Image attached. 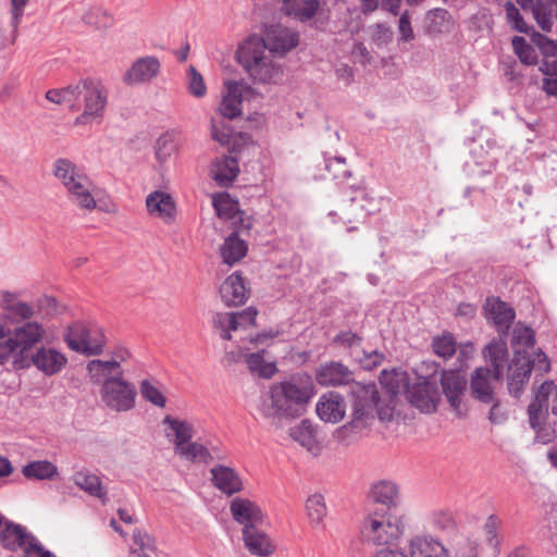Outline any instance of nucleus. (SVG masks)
Masks as SVG:
<instances>
[{
  "instance_id": "1",
  "label": "nucleus",
  "mask_w": 557,
  "mask_h": 557,
  "mask_svg": "<svg viewBox=\"0 0 557 557\" xmlns=\"http://www.w3.org/2000/svg\"><path fill=\"white\" fill-rule=\"evenodd\" d=\"M314 395L312 377L307 373H297L288 380L271 384L261 395L258 409L272 425L280 428L283 419L300 417Z\"/></svg>"
},
{
  "instance_id": "2",
  "label": "nucleus",
  "mask_w": 557,
  "mask_h": 557,
  "mask_svg": "<svg viewBox=\"0 0 557 557\" xmlns=\"http://www.w3.org/2000/svg\"><path fill=\"white\" fill-rule=\"evenodd\" d=\"M272 57L258 36L246 39L236 51L237 62L255 83L276 84L282 79L283 70Z\"/></svg>"
},
{
  "instance_id": "3",
  "label": "nucleus",
  "mask_w": 557,
  "mask_h": 557,
  "mask_svg": "<svg viewBox=\"0 0 557 557\" xmlns=\"http://www.w3.org/2000/svg\"><path fill=\"white\" fill-rule=\"evenodd\" d=\"M405 525L400 517L379 507L368 509L361 525L363 539L374 545H394L403 535Z\"/></svg>"
},
{
  "instance_id": "4",
  "label": "nucleus",
  "mask_w": 557,
  "mask_h": 557,
  "mask_svg": "<svg viewBox=\"0 0 557 557\" xmlns=\"http://www.w3.org/2000/svg\"><path fill=\"white\" fill-rule=\"evenodd\" d=\"M352 418L349 423L352 429L361 430L367 426L374 417V410L381 420L392 419L393 410L388 406H381V397L374 383L356 384L352 388Z\"/></svg>"
},
{
  "instance_id": "5",
  "label": "nucleus",
  "mask_w": 557,
  "mask_h": 557,
  "mask_svg": "<svg viewBox=\"0 0 557 557\" xmlns=\"http://www.w3.org/2000/svg\"><path fill=\"white\" fill-rule=\"evenodd\" d=\"M64 342L73 351L85 356H99L103 352L107 338L97 325L74 322L64 333Z\"/></svg>"
},
{
  "instance_id": "6",
  "label": "nucleus",
  "mask_w": 557,
  "mask_h": 557,
  "mask_svg": "<svg viewBox=\"0 0 557 557\" xmlns=\"http://www.w3.org/2000/svg\"><path fill=\"white\" fill-rule=\"evenodd\" d=\"M17 352L14 360V368L23 367V359L33 354V349L44 341L46 330L37 321H28L20 324L13 330L9 329L8 335Z\"/></svg>"
},
{
  "instance_id": "7",
  "label": "nucleus",
  "mask_w": 557,
  "mask_h": 557,
  "mask_svg": "<svg viewBox=\"0 0 557 557\" xmlns=\"http://www.w3.org/2000/svg\"><path fill=\"white\" fill-rule=\"evenodd\" d=\"M100 397L110 410L125 412L135 407L137 389L134 384L122 377L101 386Z\"/></svg>"
},
{
  "instance_id": "8",
  "label": "nucleus",
  "mask_w": 557,
  "mask_h": 557,
  "mask_svg": "<svg viewBox=\"0 0 557 557\" xmlns=\"http://www.w3.org/2000/svg\"><path fill=\"white\" fill-rule=\"evenodd\" d=\"M129 352L126 349H117L111 359H92L87 366L86 370L89 379L95 384L106 385L108 382L117 381L122 379L124 371L121 363L127 360Z\"/></svg>"
},
{
  "instance_id": "9",
  "label": "nucleus",
  "mask_w": 557,
  "mask_h": 557,
  "mask_svg": "<svg viewBox=\"0 0 557 557\" xmlns=\"http://www.w3.org/2000/svg\"><path fill=\"white\" fill-rule=\"evenodd\" d=\"M23 360V367H18L17 369H28L34 366L47 376L60 373L67 363V358L64 354L55 348L46 346L37 348L35 352Z\"/></svg>"
},
{
  "instance_id": "10",
  "label": "nucleus",
  "mask_w": 557,
  "mask_h": 557,
  "mask_svg": "<svg viewBox=\"0 0 557 557\" xmlns=\"http://www.w3.org/2000/svg\"><path fill=\"white\" fill-rule=\"evenodd\" d=\"M259 38L264 44V49L277 57L285 55L299 42L298 33L281 24L267 26L264 36Z\"/></svg>"
},
{
  "instance_id": "11",
  "label": "nucleus",
  "mask_w": 557,
  "mask_h": 557,
  "mask_svg": "<svg viewBox=\"0 0 557 557\" xmlns=\"http://www.w3.org/2000/svg\"><path fill=\"white\" fill-rule=\"evenodd\" d=\"M82 89L84 113L78 120L102 116L108 98L104 86L100 82L87 78L82 81Z\"/></svg>"
},
{
  "instance_id": "12",
  "label": "nucleus",
  "mask_w": 557,
  "mask_h": 557,
  "mask_svg": "<svg viewBox=\"0 0 557 557\" xmlns=\"http://www.w3.org/2000/svg\"><path fill=\"white\" fill-rule=\"evenodd\" d=\"M406 398L420 411L430 413L436 410L440 394L434 383L423 380L408 386Z\"/></svg>"
},
{
  "instance_id": "13",
  "label": "nucleus",
  "mask_w": 557,
  "mask_h": 557,
  "mask_svg": "<svg viewBox=\"0 0 557 557\" xmlns=\"http://www.w3.org/2000/svg\"><path fill=\"white\" fill-rule=\"evenodd\" d=\"M250 92H252V88L244 82H227L226 94L219 107L220 114L228 120L238 117L242 114L243 99Z\"/></svg>"
},
{
  "instance_id": "14",
  "label": "nucleus",
  "mask_w": 557,
  "mask_h": 557,
  "mask_svg": "<svg viewBox=\"0 0 557 557\" xmlns=\"http://www.w3.org/2000/svg\"><path fill=\"white\" fill-rule=\"evenodd\" d=\"M230 510L233 519L243 525V530L260 527L264 521L261 508L247 498H234L231 502Z\"/></svg>"
},
{
  "instance_id": "15",
  "label": "nucleus",
  "mask_w": 557,
  "mask_h": 557,
  "mask_svg": "<svg viewBox=\"0 0 557 557\" xmlns=\"http://www.w3.org/2000/svg\"><path fill=\"white\" fill-rule=\"evenodd\" d=\"M37 540L27 529L12 521H5L0 532V541L3 548L10 552L22 550L28 548V544Z\"/></svg>"
},
{
  "instance_id": "16",
  "label": "nucleus",
  "mask_w": 557,
  "mask_h": 557,
  "mask_svg": "<svg viewBox=\"0 0 557 557\" xmlns=\"http://www.w3.org/2000/svg\"><path fill=\"white\" fill-rule=\"evenodd\" d=\"M484 310L487 320L493 322L499 333H506L516 317L513 308L498 297H488Z\"/></svg>"
},
{
  "instance_id": "17",
  "label": "nucleus",
  "mask_w": 557,
  "mask_h": 557,
  "mask_svg": "<svg viewBox=\"0 0 557 557\" xmlns=\"http://www.w3.org/2000/svg\"><path fill=\"white\" fill-rule=\"evenodd\" d=\"M315 379L323 386H341L354 382V374L342 362L330 361L319 367Z\"/></svg>"
},
{
  "instance_id": "18",
  "label": "nucleus",
  "mask_w": 557,
  "mask_h": 557,
  "mask_svg": "<svg viewBox=\"0 0 557 557\" xmlns=\"http://www.w3.org/2000/svg\"><path fill=\"white\" fill-rule=\"evenodd\" d=\"M220 294L226 306L236 307L247 301L250 287L239 272H234L223 282Z\"/></svg>"
},
{
  "instance_id": "19",
  "label": "nucleus",
  "mask_w": 557,
  "mask_h": 557,
  "mask_svg": "<svg viewBox=\"0 0 557 557\" xmlns=\"http://www.w3.org/2000/svg\"><path fill=\"white\" fill-rule=\"evenodd\" d=\"M159 70L160 62L156 57H143L126 71L123 81L127 85L146 83L156 77Z\"/></svg>"
},
{
  "instance_id": "20",
  "label": "nucleus",
  "mask_w": 557,
  "mask_h": 557,
  "mask_svg": "<svg viewBox=\"0 0 557 557\" xmlns=\"http://www.w3.org/2000/svg\"><path fill=\"white\" fill-rule=\"evenodd\" d=\"M315 410L321 420L337 423L345 416L346 404L341 394L336 392H329L321 396Z\"/></svg>"
},
{
  "instance_id": "21",
  "label": "nucleus",
  "mask_w": 557,
  "mask_h": 557,
  "mask_svg": "<svg viewBox=\"0 0 557 557\" xmlns=\"http://www.w3.org/2000/svg\"><path fill=\"white\" fill-rule=\"evenodd\" d=\"M370 498L375 505L383 506L379 510L394 512L400 502L399 488L392 481L381 480L371 486Z\"/></svg>"
},
{
  "instance_id": "22",
  "label": "nucleus",
  "mask_w": 557,
  "mask_h": 557,
  "mask_svg": "<svg viewBox=\"0 0 557 557\" xmlns=\"http://www.w3.org/2000/svg\"><path fill=\"white\" fill-rule=\"evenodd\" d=\"M210 472L212 484L225 495L232 496L243 491V481L235 469L219 465L213 467Z\"/></svg>"
},
{
  "instance_id": "23",
  "label": "nucleus",
  "mask_w": 557,
  "mask_h": 557,
  "mask_svg": "<svg viewBox=\"0 0 557 557\" xmlns=\"http://www.w3.org/2000/svg\"><path fill=\"white\" fill-rule=\"evenodd\" d=\"M146 206L148 212L164 223L171 224L175 221L176 206L173 198L164 191H153L147 196Z\"/></svg>"
},
{
  "instance_id": "24",
  "label": "nucleus",
  "mask_w": 557,
  "mask_h": 557,
  "mask_svg": "<svg viewBox=\"0 0 557 557\" xmlns=\"http://www.w3.org/2000/svg\"><path fill=\"white\" fill-rule=\"evenodd\" d=\"M94 184L86 174L77 176V181L66 189L69 199L79 209L91 211L97 202L92 195Z\"/></svg>"
},
{
  "instance_id": "25",
  "label": "nucleus",
  "mask_w": 557,
  "mask_h": 557,
  "mask_svg": "<svg viewBox=\"0 0 557 557\" xmlns=\"http://www.w3.org/2000/svg\"><path fill=\"white\" fill-rule=\"evenodd\" d=\"M289 436L311 454H320L322 444L319 431L310 420L305 419L299 424L290 428Z\"/></svg>"
},
{
  "instance_id": "26",
  "label": "nucleus",
  "mask_w": 557,
  "mask_h": 557,
  "mask_svg": "<svg viewBox=\"0 0 557 557\" xmlns=\"http://www.w3.org/2000/svg\"><path fill=\"white\" fill-rule=\"evenodd\" d=\"M441 384L449 405L459 412L461 396L467 385L466 379L458 371H443Z\"/></svg>"
},
{
  "instance_id": "27",
  "label": "nucleus",
  "mask_w": 557,
  "mask_h": 557,
  "mask_svg": "<svg viewBox=\"0 0 557 557\" xmlns=\"http://www.w3.org/2000/svg\"><path fill=\"white\" fill-rule=\"evenodd\" d=\"M82 82H78L63 88L49 89L46 92V99L55 104L66 106L71 111L76 112L82 109Z\"/></svg>"
},
{
  "instance_id": "28",
  "label": "nucleus",
  "mask_w": 557,
  "mask_h": 557,
  "mask_svg": "<svg viewBox=\"0 0 557 557\" xmlns=\"http://www.w3.org/2000/svg\"><path fill=\"white\" fill-rule=\"evenodd\" d=\"M212 205L216 215L223 220H232L235 224L249 230L250 223L245 224L244 212L239 210L238 202L233 200L227 193H218L212 197Z\"/></svg>"
},
{
  "instance_id": "29",
  "label": "nucleus",
  "mask_w": 557,
  "mask_h": 557,
  "mask_svg": "<svg viewBox=\"0 0 557 557\" xmlns=\"http://www.w3.org/2000/svg\"><path fill=\"white\" fill-rule=\"evenodd\" d=\"M491 379L493 377V372L490 368H476L471 376V394L472 396L485 404L493 403L494 393L493 387L491 385Z\"/></svg>"
},
{
  "instance_id": "30",
  "label": "nucleus",
  "mask_w": 557,
  "mask_h": 557,
  "mask_svg": "<svg viewBox=\"0 0 557 557\" xmlns=\"http://www.w3.org/2000/svg\"><path fill=\"white\" fill-rule=\"evenodd\" d=\"M243 539L246 548L252 555L269 556L275 550V545L272 540L265 532L261 531L259 527L243 530Z\"/></svg>"
},
{
  "instance_id": "31",
  "label": "nucleus",
  "mask_w": 557,
  "mask_h": 557,
  "mask_svg": "<svg viewBox=\"0 0 557 557\" xmlns=\"http://www.w3.org/2000/svg\"><path fill=\"white\" fill-rule=\"evenodd\" d=\"M239 173L238 162L230 156L216 158L211 165V176L218 185H231Z\"/></svg>"
},
{
  "instance_id": "32",
  "label": "nucleus",
  "mask_w": 557,
  "mask_h": 557,
  "mask_svg": "<svg viewBox=\"0 0 557 557\" xmlns=\"http://www.w3.org/2000/svg\"><path fill=\"white\" fill-rule=\"evenodd\" d=\"M411 557H449V552L433 537L416 536L409 546Z\"/></svg>"
},
{
  "instance_id": "33",
  "label": "nucleus",
  "mask_w": 557,
  "mask_h": 557,
  "mask_svg": "<svg viewBox=\"0 0 557 557\" xmlns=\"http://www.w3.org/2000/svg\"><path fill=\"white\" fill-rule=\"evenodd\" d=\"M247 253V244L238 237L237 232H233L221 247V256L223 261L233 265L240 261Z\"/></svg>"
},
{
  "instance_id": "34",
  "label": "nucleus",
  "mask_w": 557,
  "mask_h": 557,
  "mask_svg": "<svg viewBox=\"0 0 557 557\" xmlns=\"http://www.w3.org/2000/svg\"><path fill=\"white\" fill-rule=\"evenodd\" d=\"M519 362L520 360H518L516 369L508 377V391L517 398L522 394L531 374L530 359L523 358V362L520 366Z\"/></svg>"
},
{
  "instance_id": "35",
  "label": "nucleus",
  "mask_w": 557,
  "mask_h": 557,
  "mask_svg": "<svg viewBox=\"0 0 557 557\" xmlns=\"http://www.w3.org/2000/svg\"><path fill=\"white\" fill-rule=\"evenodd\" d=\"M53 174L67 189L77 181V176L85 174L72 161L65 158L57 159L53 163Z\"/></svg>"
},
{
  "instance_id": "36",
  "label": "nucleus",
  "mask_w": 557,
  "mask_h": 557,
  "mask_svg": "<svg viewBox=\"0 0 557 557\" xmlns=\"http://www.w3.org/2000/svg\"><path fill=\"white\" fill-rule=\"evenodd\" d=\"M74 483L91 496L98 497L106 503V493L102 490L101 481L96 474L78 471L73 475Z\"/></svg>"
},
{
  "instance_id": "37",
  "label": "nucleus",
  "mask_w": 557,
  "mask_h": 557,
  "mask_svg": "<svg viewBox=\"0 0 557 557\" xmlns=\"http://www.w3.org/2000/svg\"><path fill=\"white\" fill-rule=\"evenodd\" d=\"M485 356L490 360L494 380H499L507 360V348L500 343H491L485 348Z\"/></svg>"
},
{
  "instance_id": "38",
  "label": "nucleus",
  "mask_w": 557,
  "mask_h": 557,
  "mask_svg": "<svg viewBox=\"0 0 557 557\" xmlns=\"http://www.w3.org/2000/svg\"><path fill=\"white\" fill-rule=\"evenodd\" d=\"M555 3L552 0H534L531 11L543 32H550Z\"/></svg>"
},
{
  "instance_id": "39",
  "label": "nucleus",
  "mask_w": 557,
  "mask_h": 557,
  "mask_svg": "<svg viewBox=\"0 0 557 557\" xmlns=\"http://www.w3.org/2000/svg\"><path fill=\"white\" fill-rule=\"evenodd\" d=\"M22 473L27 479L47 480L58 473L57 467L47 460H38L24 466Z\"/></svg>"
},
{
  "instance_id": "40",
  "label": "nucleus",
  "mask_w": 557,
  "mask_h": 557,
  "mask_svg": "<svg viewBox=\"0 0 557 557\" xmlns=\"http://www.w3.org/2000/svg\"><path fill=\"white\" fill-rule=\"evenodd\" d=\"M164 423L169 424L175 433V451L189 443L194 436L193 425L187 421H181L166 416L164 418Z\"/></svg>"
},
{
  "instance_id": "41",
  "label": "nucleus",
  "mask_w": 557,
  "mask_h": 557,
  "mask_svg": "<svg viewBox=\"0 0 557 557\" xmlns=\"http://www.w3.org/2000/svg\"><path fill=\"white\" fill-rule=\"evenodd\" d=\"M177 149V136L174 132L162 134L154 146L157 160L162 164L166 162Z\"/></svg>"
},
{
  "instance_id": "42",
  "label": "nucleus",
  "mask_w": 557,
  "mask_h": 557,
  "mask_svg": "<svg viewBox=\"0 0 557 557\" xmlns=\"http://www.w3.org/2000/svg\"><path fill=\"white\" fill-rule=\"evenodd\" d=\"M428 32L432 35L443 34L449 30L450 14L445 9H434L428 13Z\"/></svg>"
},
{
  "instance_id": "43",
  "label": "nucleus",
  "mask_w": 557,
  "mask_h": 557,
  "mask_svg": "<svg viewBox=\"0 0 557 557\" xmlns=\"http://www.w3.org/2000/svg\"><path fill=\"white\" fill-rule=\"evenodd\" d=\"M175 453L188 461L209 463L212 460V455L208 448L197 442H189Z\"/></svg>"
},
{
  "instance_id": "44",
  "label": "nucleus",
  "mask_w": 557,
  "mask_h": 557,
  "mask_svg": "<svg viewBox=\"0 0 557 557\" xmlns=\"http://www.w3.org/2000/svg\"><path fill=\"white\" fill-rule=\"evenodd\" d=\"M235 317L232 312H216L212 315V326L219 332L220 336L224 341L232 339V331H237Z\"/></svg>"
},
{
  "instance_id": "45",
  "label": "nucleus",
  "mask_w": 557,
  "mask_h": 557,
  "mask_svg": "<svg viewBox=\"0 0 557 557\" xmlns=\"http://www.w3.org/2000/svg\"><path fill=\"white\" fill-rule=\"evenodd\" d=\"M432 349L434 354L444 360L451 358L457 349V343L453 334L444 333L435 336L432 341Z\"/></svg>"
},
{
  "instance_id": "46",
  "label": "nucleus",
  "mask_w": 557,
  "mask_h": 557,
  "mask_svg": "<svg viewBox=\"0 0 557 557\" xmlns=\"http://www.w3.org/2000/svg\"><path fill=\"white\" fill-rule=\"evenodd\" d=\"M34 315L35 308L26 301L18 300L13 307L10 308V310L4 315V319L12 324H22L32 321Z\"/></svg>"
},
{
  "instance_id": "47",
  "label": "nucleus",
  "mask_w": 557,
  "mask_h": 557,
  "mask_svg": "<svg viewBox=\"0 0 557 557\" xmlns=\"http://www.w3.org/2000/svg\"><path fill=\"white\" fill-rule=\"evenodd\" d=\"M84 18L87 24L100 30L110 29L115 24L114 15L101 8L89 11L85 14Z\"/></svg>"
},
{
  "instance_id": "48",
  "label": "nucleus",
  "mask_w": 557,
  "mask_h": 557,
  "mask_svg": "<svg viewBox=\"0 0 557 557\" xmlns=\"http://www.w3.org/2000/svg\"><path fill=\"white\" fill-rule=\"evenodd\" d=\"M306 510L311 524L320 525L326 516V506L323 496L314 494L308 497Z\"/></svg>"
},
{
  "instance_id": "49",
  "label": "nucleus",
  "mask_w": 557,
  "mask_h": 557,
  "mask_svg": "<svg viewBox=\"0 0 557 557\" xmlns=\"http://www.w3.org/2000/svg\"><path fill=\"white\" fill-rule=\"evenodd\" d=\"M511 44L515 53L523 64L533 65L537 63L535 49L523 37L515 36Z\"/></svg>"
},
{
  "instance_id": "50",
  "label": "nucleus",
  "mask_w": 557,
  "mask_h": 557,
  "mask_svg": "<svg viewBox=\"0 0 557 557\" xmlns=\"http://www.w3.org/2000/svg\"><path fill=\"white\" fill-rule=\"evenodd\" d=\"M139 391L143 398L152 405L163 408L166 403L165 396L162 392L148 380H143L139 385Z\"/></svg>"
},
{
  "instance_id": "51",
  "label": "nucleus",
  "mask_w": 557,
  "mask_h": 557,
  "mask_svg": "<svg viewBox=\"0 0 557 557\" xmlns=\"http://www.w3.org/2000/svg\"><path fill=\"white\" fill-rule=\"evenodd\" d=\"M187 87L190 95L196 98H201L206 95L207 86L203 77L194 65H189L187 70Z\"/></svg>"
},
{
  "instance_id": "52",
  "label": "nucleus",
  "mask_w": 557,
  "mask_h": 557,
  "mask_svg": "<svg viewBox=\"0 0 557 557\" xmlns=\"http://www.w3.org/2000/svg\"><path fill=\"white\" fill-rule=\"evenodd\" d=\"M505 11H506L507 22L511 26L512 29H515L519 33L529 34L530 27L524 22L519 10L516 8V5L511 1L506 2Z\"/></svg>"
},
{
  "instance_id": "53",
  "label": "nucleus",
  "mask_w": 557,
  "mask_h": 557,
  "mask_svg": "<svg viewBox=\"0 0 557 557\" xmlns=\"http://www.w3.org/2000/svg\"><path fill=\"white\" fill-rule=\"evenodd\" d=\"M134 547L132 549H138L144 553L154 554L157 550L154 539L141 529H135L133 532Z\"/></svg>"
},
{
  "instance_id": "54",
  "label": "nucleus",
  "mask_w": 557,
  "mask_h": 557,
  "mask_svg": "<svg viewBox=\"0 0 557 557\" xmlns=\"http://www.w3.org/2000/svg\"><path fill=\"white\" fill-rule=\"evenodd\" d=\"M557 393V385L552 380L543 382L535 393L534 400L532 401L537 407L541 406L548 410V399Z\"/></svg>"
},
{
  "instance_id": "55",
  "label": "nucleus",
  "mask_w": 557,
  "mask_h": 557,
  "mask_svg": "<svg viewBox=\"0 0 557 557\" xmlns=\"http://www.w3.org/2000/svg\"><path fill=\"white\" fill-rule=\"evenodd\" d=\"M531 41L544 55L553 57L557 54V41L549 39L545 35L533 32L531 35Z\"/></svg>"
},
{
  "instance_id": "56",
  "label": "nucleus",
  "mask_w": 557,
  "mask_h": 557,
  "mask_svg": "<svg viewBox=\"0 0 557 557\" xmlns=\"http://www.w3.org/2000/svg\"><path fill=\"white\" fill-rule=\"evenodd\" d=\"M245 361L251 372L258 373L261 376L271 375V372H267V367L264 366V350L246 355Z\"/></svg>"
},
{
  "instance_id": "57",
  "label": "nucleus",
  "mask_w": 557,
  "mask_h": 557,
  "mask_svg": "<svg viewBox=\"0 0 557 557\" xmlns=\"http://www.w3.org/2000/svg\"><path fill=\"white\" fill-rule=\"evenodd\" d=\"M326 171L334 180H345L350 176V171L346 165L345 158H333L326 163Z\"/></svg>"
},
{
  "instance_id": "58",
  "label": "nucleus",
  "mask_w": 557,
  "mask_h": 557,
  "mask_svg": "<svg viewBox=\"0 0 557 557\" xmlns=\"http://www.w3.org/2000/svg\"><path fill=\"white\" fill-rule=\"evenodd\" d=\"M233 317H235V322L237 330L246 329L248 326L256 325V318L258 311L255 307H248L240 312H232Z\"/></svg>"
},
{
  "instance_id": "59",
  "label": "nucleus",
  "mask_w": 557,
  "mask_h": 557,
  "mask_svg": "<svg viewBox=\"0 0 557 557\" xmlns=\"http://www.w3.org/2000/svg\"><path fill=\"white\" fill-rule=\"evenodd\" d=\"M232 129L223 121L211 120V135L212 138L220 144H227L230 141Z\"/></svg>"
},
{
  "instance_id": "60",
  "label": "nucleus",
  "mask_w": 557,
  "mask_h": 557,
  "mask_svg": "<svg viewBox=\"0 0 557 557\" xmlns=\"http://www.w3.org/2000/svg\"><path fill=\"white\" fill-rule=\"evenodd\" d=\"M500 519L495 515L490 516L484 523V532L486 535V541L490 545L496 547L499 542L497 540V531L500 527Z\"/></svg>"
},
{
  "instance_id": "61",
  "label": "nucleus",
  "mask_w": 557,
  "mask_h": 557,
  "mask_svg": "<svg viewBox=\"0 0 557 557\" xmlns=\"http://www.w3.org/2000/svg\"><path fill=\"white\" fill-rule=\"evenodd\" d=\"M528 414L530 426L532 429H537L539 425L545 422L548 410L541 406L537 407L535 404L531 403L528 407Z\"/></svg>"
},
{
  "instance_id": "62",
  "label": "nucleus",
  "mask_w": 557,
  "mask_h": 557,
  "mask_svg": "<svg viewBox=\"0 0 557 557\" xmlns=\"http://www.w3.org/2000/svg\"><path fill=\"white\" fill-rule=\"evenodd\" d=\"M398 30L400 34V39L405 42L411 41L414 38L408 11H405L400 15L398 21Z\"/></svg>"
},
{
  "instance_id": "63",
  "label": "nucleus",
  "mask_w": 557,
  "mask_h": 557,
  "mask_svg": "<svg viewBox=\"0 0 557 557\" xmlns=\"http://www.w3.org/2000/svg\"><path fill=\"white\" fill-rule=\"evenodd\" d=\"M449 557H478V549L472 542L463 539L457 544L454 556L449 555Z\"/></svg>"
},
{
  "instance_id": "64",
  "label": "nucleus",
  "mask_w": 557,
  "mask_h": 557,
  "mask_svg": "<svg viewBox=\"0 0 557 557\" xmlns=\"http://www.w3.org/2000/svg\"><path fill=\"white\" fill-rule=\"evenodd\" d=\"M334 343L344 347H355L361 344V337L350 331L342 332L334 337Z\"/></svg>"
}]
</instances>
